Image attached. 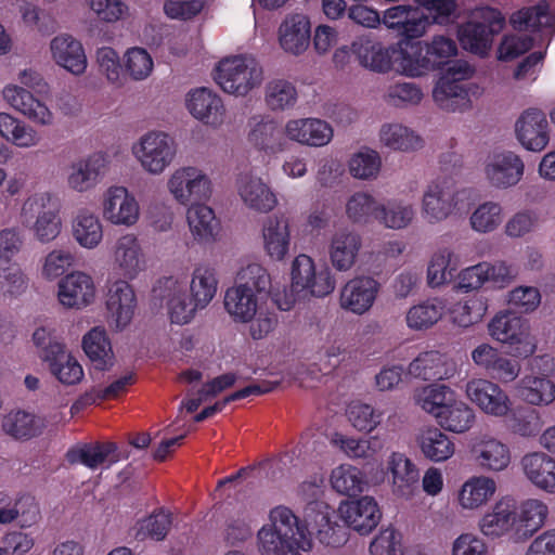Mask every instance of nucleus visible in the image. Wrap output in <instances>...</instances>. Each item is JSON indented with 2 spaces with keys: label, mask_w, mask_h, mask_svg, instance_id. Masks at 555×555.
Segmentation results:
<instances>
[{
  "label": "nucleus",
  "mask_w": 555,
  "mask_h": 555,
  "mask_svg": "<svg viewBox=\"0 0 555 555\" xmlns=\"http://www.w3.org/2000/svg\"><path fill=\"white\" fill-rule=\"evenodd\" d=\"M216 270L208 264H198L191 274L189 295L196 306L205 309L215 298L218 291Z\"/></svg>",
  "instance_id": "obj_54"
},
{
  "label": "nucleus",
  "mask_w": 555,
  "mask_h": 555,
  "mask_svg": "<svg viewBox=\"0 0 555 555\" xmlns=\"http://www.w3.org/2000/svg\"><path fill=\"white\" fill-rule=\"evenodd\" d=\"M286 457H289L288 454L241 468L236 473L219 479L217 486H227L233 482L249 486L282 482L285 475L284 466L286 465Z\"/></svg>",
  "instance_id": "obj_30"
},
{
  "label": "nucleus",
  "mask_w": 555,
  "mask_h": 555,
  "mask_svg": "<svg viewBox=\"0 0 555 555\" xmlns=\"http://www.w3.org/2000/svg\"><path fill=\"white\" fill-rule=\"evenodd\" d=\"M51 61L73 76H82L88 67V57L82 42L69 34H59L49 42Z\"/></svg>",
  "instance_id": "obj_27"
},
{
  "label": "nucleus",
  "mask_w": 555,
  "mask_h": 555,
  "mask_svg": "<svg viewBox=\"0 0 555 555\" xmlns=\"http://www.w3.org/2000/svg\"><path fill=\"white\" fill-rule=\"evenodd\" d=\"M249 142L266 153H279L284 150V143L276 122L261 118L256 121L248 134Z\"/></svg>",
  "instance_id": "obj_62"
},
{
  "label": "nucleus",
  "mask_w": 555,
  "mask_h": 555,
  "mask_svg": "<svg viewBox=\"0 0 555 555\" xmlns=\"http://www.w3.org/2000/svg\"><path fill=\"white\" fill-rule=\"evenodd\" d=\"M459 268V259L450 247L436 249L427 264L426 279L431 288L441 287L448 284Z\"/></svg>",
  "instance_id": "obj_52"
},
{
  "label": "nucleus",
  "mask_w": 555,
  "mask_h": 555,
  "mask_svg": "<svg viewBox=\"0 0 555 555\" xmlns=\"http://www.w3.org/2000/svg\"><path fill=\"white\" fill-rule=\"evenodd\" d=\"M284 134L298 144L322 147L332 141L334 130L327 121L319 118H295L286 121Z\"/></svg>",
  "instance_id": "obj_32"
},
{
  "label": "nucleus",
  "mask_w": 555,
  "mask_h": 555,
  "mask_svg": "<svg viewBox=\"0 0 555 555\" xmlns=\"http://www.w3.org/2000/svg\"><path fill=\"white\" fill-rule=\"evenodd\" d=\"M339 492L348 495L339 503L338 513L349 529L360 535L371 533L382 519V512L376 500L370 495L357 498L348 492Z\"/></svg>",
  "instance_id": "obj_25"
},
{
  "label": "nucleus",
  "mask_w": 555,
  "mask_h": 555,
  "mask_svg": "<svg viewBox=\"0 0 555 555\" xmlns=\"http://www.w3.org/2000/svg\"><path fill=\"white\" fill-rule=\"evenodd\" d=\"M487 330L493 340L509 347L517 357H531L538 349L529 322L511 309L498 311Z\"/></svg>",
  "instance_id": "obj_8"
},
{
  "label": "nucleus",
  "mask_w": 555,
  "mask_h": 555,
  "mask_svg": "<svg viewBox=\"0 0 555 555\" xmlns=\"http://www.w3.org/2000/svg\"><path fill=\"white\" fill-rule=\"evenodd\" d=\"M185 219L191 236L196 243L208 244L216 241L220 223L207 202L188 206Z\"/></svg>",
  "instance_id": "obj_39"
},
{
  "label": "nucleus",
  "mask_w": 555,
  "mask_h": 555,
  "mask_svg": "<svg viewBox=\"0 0 555 555\" xmlns=\"http://www.w3.org/2000/svg\"><path fill=\"white\" fill-rule=\"evenodd\" d=\"M416 440L423 455L434 462L447 461L454 454V443L437 427L421 429Z\"/></svg>",
  "instance_id": "obj_55"
},
{
  "label": "nucleus",
  "mask_w": 555,
  "mask_h": 555,
  "mask_svg": "<svg viewBox=\"0 0 555 555\" xmlns=\"http://www.w3.org/2000/svg\"><path fill=\"white\" fill-rule=\"evenodd\" d=\"M472 195L473 191L468 188L454 186L447 179H434L423 189L421 217L427 224H440L465 209L472 202Z\"/></svg>",
  "instance_id": "obj_4"
},
{
  "label": "nucleus",
  "mask_w": 555,
  "mask_h": 555,
  "mask_svg": "<svg viewBox=\"0 0 555 555\" xmlns=\"http://www.w3.org/2000/svg\"><path fill=\"white\" fill-rule=\"evenodd\" d=\"M454 395L449 386L435 383L415 388L412 399L417 408L437 420Z\"/></svg>",
  "instance_id": "obj_51"
},
{
  "label": "nucleus",
  "mask_w": 555,
  "mask_h": 555,
  "mask_svg": "<svg viewBox=\"0 0 555 555\" xmlns=\"http://www.w3.org/2000/svg\"><path fill=\"white\" fill-rule=\"evenodd\" d=\"M350 50L363 68L376 74L392 72L393 43L386 46L378 40L363 36L352 41Z\"/></svg>",
  "instance_id": "obj_31"
},
{
  "label": "nucleus",
  "mask_w": 555,
  "mask_h": 555,
  "mask_svg": "<svg viewBox=\"0 0 555 555\" xmlns=\"http://www.w3.org/2000/svg\"><path fill=\"white\" fill-rule=\"evenodd\" d=\"M5 104L39 127H53L56 122V114L52 106L42 96L21 86L5 85L1 90Z\"/></svg>",
  "instance_id": "obj_15"
},
{
  "label": "nucleus",
  "mask_w": 555,
  "mask_h": 555,
  "mask_svg": "<svg viewBox=\"0 0 555 555\" xmlns=\"http://www.w3.org/2000/svg\"><path fill=\"white\" fill-rule=\"evenodd\" d=\"M382 156L371 147L362 146L352 153L347 162L349 175L357 180L372 181L377 179L382 170Z\"/></svg>",
  "instance_id": "obj_57"
},
{
  "label": "nucleus",
  "mask_w": 555,
  "mask_h": 555,
  "mask_svg": "<svg viewBox=\"0 0 555 555\" xmlns=\"http://www.w3.org/2000/svg\"><path fill=\"white\" fill-rule=\"evenodd\" d=\"M383 25L402 36L404 40L423 37L435 23L423 9L410 4H398L386 9L382 15Z\"/></svg>",
  "instance_id": "obj_24"
},
{
  "label": "nucleus",
  "mask_w": 555,
  "mask_h": 555,
  "mask_svg": "<svg viewBox=\"0 0 555 555\" xmlns=\"http://www.w3.org/2000/svg\"><path fill=\"white\" fill-rule=\"evenodd\" d=\"M281 50L292 56H300L311 43V21L304 13L287 14L278 28Z\"/></svg>",
  "instance_id": "obj_28"
},
{
  "label": "nucleus",
  "mask_w": 555,
  "mask_h": 555,
  "mask_svg": "<svg viewBox=\"0 0 555 555\" xmlns=\"http://www.w3.org/2000/svg\"><path fill=\"white\" fill-rule=\"evenodd\" d=\"M298 100L295 85L283 78H274L264 87V103L272 112H284L293 108Z\"/></svg>",
  "instance_id": "obj_61"
},
{
  "label": "nucleus",
  "mask_w": 555,
  "mask_h": 555,
  "mask_svg": "<svg viewBox=\"0 0 555 555\" xmlns=\"http://www.w3.org/2000/svg\"><path fill=\"white\" fill-rule=\"evenodd\" d=\"M302 517L304 524L300 527L307 538L315 539L322 546L339 548L349 541L350 529L340 517L338 508L334 509L324 501H309Z\"/></svg>",
  "instance_id": "obj_5"
},
{
  "label": "nucleus",
  "mask_w": 555,
  "mask_h": 555,
  "mask_svg": "<svg viewBox=\"0 0 555 555\" xmlns=\"http://www.w3.org/2000/svg\"><path fill=\"white\" fill-rule=\"evenodd\" d=\"M448 310L444 298L433 297L412 305L405 312L404 321L413 332H426L438 324Z\"/></svg>",
  "instance_id": "obj_41"
},
{
  "label": "nucleus",
  "mask_w": 555,
  "mask_h": 555,
  "mask_svg": "<svg viewBox=\"0 0 555 555\" xmlns=\"http://www.w3.org/2000/svg\"><path fill=\"white\" fill-rule=\"evenodd\" d=\"M416 218L414 205L402 198L379 203L377 222L386 230L402 231L410 228Z\"/></svg>",
  "instance_id": "obj_49"
},
{
  "label": "nucleus",
  "mask_w": 555,
  "mask_h": 555,
  "mask_svg": "<svg viewBox=\"0 0 555 555\" xmlns=\"http://www.w3.org/2000/svg\"><path fill=\"white\" fill-rule=\"evenodd\" d=\"M52 196L47 192L29 195L22 204L20 218L23 224L31 225L34 237L41 244L55 241L63 229V222L56 208H52Z\"/></svg>",
  "instance_id": "obj_12"
},
{
  "label": "nucleus",
  "mask_w": 555,
  "mask_h": 555,
  "mask_svg": "<svg viewBox=\"0 0 555 555\" xmlns=\"http://www.w3.org/2000/svg\"><path fill=\"white\" fill-rule=\"evenodd\" d=\"M466 398L485 414L504 417L512 411V401L506 391L487 378H472L465 385Z\"/></svg>",
  "instance_id": "obj_21"
},
{
  "label": "nucleus",
  "mask_w": 555,
  "mask_h": 555,
  "mask_svg": "<svg viewBox=\"0 0 555 555\" xmlns=\"http://www.w3.org/2000/svg\"><path fill=\"white\" fill-rule=\"evenodd\" d=\"M46 427L44 416L25 410H12L3 416L1 422V429L5 435L22 441L40 436Z\"/></svg>",
  "instance_id": "obj_42"
},
{
  "label": "nucleus",
  "mask_w": 555,
  "mask_h": 555,
  "mask_svg": "<svg viewBox=\"0 0 555 555\" xmlns=\"http://www.w3.org/2000/svg\"><path fill=\"white\" fill-rule=\"evenodd\" d=\"M0 138L21 150L36 149L43 141L37 128L9 112H0Z\"/></svg>",
  "instance_id": "obj_37"
},
{
  "label": "nucleus",
  "mask_w": 555,
  "mask_h": 555,
  "mask_svg": "<svg viewBox=\"0 0 555 555\" xmlns=\"http://www.w3.org/2000/svg\"><path fill=\"white\" fill-rule=\"evenodd\" d=\"M109 168V157L103 152L92 153L68 166L66 175L67 188L79 194L94 190L105 177Z\"/></svg>",
  "instance_id": "obj_20"
},
{
  "label": "nucleus",
  "mask_w": 555,
  "mask_h": 555,
  "mask_svg": "<svg viewBox=\"0 0 555 555\" xmlns=\"http://www.w3.org/2000/svg\"><path fill=\"white\" fill-rule=\"evenodd\" d=\"M104 220L114 227L133 228L141 218L135 195L124 185H111L101 199Z\"/></svg>",
  "instance_id": "obj_16"
},
{
  "label": "nucleus",
  "mask_w": 555,
  "mask_h": 555,
  "mask_svg": "<svg viewBox=\"0 0 555 555\" xmlns=\"http://www.w3.org/2000/svg\"><path fill=\"white\" fill-rule=\"evenodd\" d=\"M70 234L80 248L94 250L103 244L105 227L95 210L81 207L70 220Z\"/></svg>",
  "instance_id": "obj_33"
},
{
  "label": "nucleus",
  "mask_w": 555,
  "mask_h": 555,
  "mask_svg": "<svg viewBox=\"0 0 555 555\" xmlns=\"http://www.w3.org/2000/svg\"><path fill=\"white\" fill-rule=\"evenodd\" d=\"M505 24L502 13L493 8L476 9L468 22L461 25L457 37L463 49L487 56L491 50L493 37L499 34Z\"/></svg>",
  "instance_id": "obj_9"
},
{
  "label": "nucleus",
  "mask_w": 555,
  "mask_h": 555,
  "mask_svg": "<svg viewBox=\"0 0 555 555\" xmlns=\"http://www.w3.org/2000/svg\"><path fill=\"white\" fill-rule=\"evenodd\" d=\"M105 307L107 324L111 330L121 332L132 322L138 301L133 286L126 280L107 283Z\"/></svg>",
  "instance_id": "obj_18"
},
{
  "label": "nucleus",
  "mask_w": 555,
  "mask_h": 555,
  "mask_svg": "<svg viewBox=\"0 0 555 555\" xmlns=\"http://www.w3.org/2000/svg\"><path fill=\"white\" fill-rule=\"evenodd\" d=\"M516 519V501L505 496L494 505L492 513L481 518L479 527L483 534L499 537L511 529L515 532Z\"/></svg>",
  "instance_id": "obj_50"
},
{
  "label": "nucleus",
  "mask_w": 555,
  "mask_h": 555,
  "mask_svg": "<svg viewBox=\"0 0 555 555\" xmlns=\"http://www.w3.org/2000/svg\"><path fill=\"white\" fill-rule=\"evenodd\" d=\"M166 189L176 203L186 207L209 202L215 193L211 176L194 165L176 168L167 178Z\"/></svg>",
  "instance_id": "obj_10"
},
{
  "label": "nucleus",
  "mask_w": 555,
  "mask_h": 555,
  "mask_svg": "<svg viewBox=\"0 0 555 555\" xmlns=\"http://www.w3.org/2000/svg\"><path fill=\"white\" fill-rule=\"evenodd\" d=\"M515 135L527 151L541 152L548 142V122L545 114L537 108L525 111L515 122Z\"/></svg>",
  "instance_id": "obj_29"
},
{
  "label": "nucleus",
  "mask_w": 555,
  "mask_h": 555,
  "mask_svg": "<svg viewBox=\"0 0 555 555\" xmlns=\"http://www.w3.org/2000/svg\"><path fill=\"white\" fill-rule=\"evenodd\" d=\"M257 539L261 555H301L299 550L309 552L313 546L298 518L284 506L271 511L270 524L258 531Z\"/></svg>",
  "instance_id": "obj_2"
},
{
  "label": "nucleus",
  "mask_w": 555,
  "mask_h": 555,
  "mask_svg": "<svg viewBox=\"0 0 555 555\" xmlns=\"http://www.w3.org/2000/svg\"><path fill=\"white\" fill-rule=\"evenodd\" d=\"M272 281L260 263L243 266L233 285L223 296V308L230 320L245 327L253 340L267 338L278 325V315L270 305Z\"/></svg>",
  "instance_id": "obj_1"
},
{
  "label": "nucleus",
  "mask_w": 555,
  "mask_h": 555,
  "mask_svg": "<svg viewBox=\"0 0 555 555\" xmlns=\"http://www.w3.org/2000/svg\"><path fill=\"white\" fill-rule=\"evenodd\" d=\"M517 274L515 266L506 260L481 261L460 272L459 287L466 292L478 291L483 286L501 291L511 285Z\"/></svg>",
  "instance_id": "obj_13"
},
{
  "label": "nucleus",
  "mask_w": 555,
  "mask_h": 555,
  "mask_svg": "<svg viewBox=\"0 0 555 555\" xmlns=\"http://www.w3.org/2000/svg\"><path fill=\"white\" fill-rule=\"evenodd\" d=\"M475 68L466 61H455L444 69L433 90L436 105L449 113H465L473 108L474 101L485 92L480 83L467 81Z\"/></svg>",
  "instance_id": "obj_3"
},
{
  "label": "nucleus",
  "mask_w": 555,
  "mask_h": 555,
  "mask_svg": "<svg viewBox=\"0 0 555 555\" xmlns=\"http://www.w3.org/2000/svg\"><path fill=\"white\" fill-rule=\"evenodd\" d=\"M421 472L412 459L402 452H391L385 463L384 482L392 486H414Z\"/></svg>",
  "instance_id": "obj_53"
},
{
  "label": "nucleus",
  "mask_w": 555,
  "mask_h": 555,
  "mask_svg": "<svg viewBox=\"0 0 555 555\" xmlns=\"http://www.w3.org/2000/svg\"><path fill=\"white\" fill-rule=\"evenodd\" d=\"M122 67L131 80L143 81L153 74L154 60L145 48L131 47L124 52Z\"/></svg>",
  "instance_id": "obj_63"
},
{
  "label": "nucleus",
  "mask_w": 555,
  "mask_h": 555,
  "mask_svg": "<svg viewBox=\"0 0 555 555\" xmlns=\"http://www.w3.org/2000/svg\"><path fill=\"white\" fill-rule=\"evenodd\" d=\"M380 201L370 191L359 190L347 196L344 204L346 219L357 225L377 220Z\"/></svg>",
  "instance_id": "obj_47"
},
{
  "label": "nucleus",
  "mask_w": 555,
  "mask_h": 555,
  "mask_svg": "<svg viewBox=\"0 0 555 555\" xmlns=\"http://www.w3.org/2000/svg\"><path fill=\"white\" fill-rule=\"evenodd\" d=\"M117 446L114 442H91L76 446L66 453L70 464H81L90 469L118 461Z\"/></svg>",
  "instance_id": "obj_44"
},
{
  "label": "nucleus",
  "mask_w": 555,
  "mask_h": 555,
  "mask_svg": "<svg viewBox=\"0 0 555 555\" xmlns=\"http://www.w3.org/2000/svg\"><path fill=\"white\" fill-rule=\"evenodd\" d=\"M379 291L380 284L373 276H353L339 291V307L354 315L366 314L374 307Z\"/></svg>",
  "instance_id": "obj_26"
},
{
  "label": "nucleus",
  "mask_w": 555,
  "mask_h": 555,
  "mask_svg": "<svg viewBox=\"0 0 555 555\" xmlns=\"http://www.w3.org/2000/svg\"><path fill=\"white\" fill-rule=\"evenodd\" d=\"M260 241L264 255L272 261H284L293 245V224L285 214L267 217L260 228Z\"/></svg>",
  "instance_id": "obj_23"
},
{
  "label": "nucleus",
  "mask_w": 555,
  "mask_h": 555,
  "mask_svg": "<svg viewBox=\"0 0 555 555\" xmlns=\"http://www.w3.org/2000/svg\"><path fill=\"white\" fill-rule=\"evenodd\" d=\"M235 380L236 376L232 373L215 377L204 384L196 392L190 391L188 393L189 398L182 401L181 409L184 408L189 413L196 411L203 402L232 387Z\"/></svg>",
  "instance_id": "obj_64"
},
{
  "label": "nucleus",
  "mask_w": 555,
  "mask_h": 555,
  "mask_svg": "<svg viewBox=\"0 0 555 555\" xmlns=\"http://www.w3.org/2000/svg\"><path fill=\"white\" fill-rule=\"evenodd\" d=\"M98 287L91 274L74 270L62 276L56 285V300L66 310L80 311L93 305Z\"/></svg>",
  "instance_id": "obj_17"
},
{
  "label": "nucleus",
  "mask_w": 555,
  "mask_h": 555,
  "mask_svg": "<svg viewBox=\"0 0 555 555\" xmlns=\"http://www.w3.org/2000/svg\"><path fill=\"white\" fill-rule=\"evenodd\" d=\"M362 245V236L354 230L345 228L334 232L328 245L333 268L339 272L351 270L358 261Z\"/></svg>",
  "instance_id": "obj_36"
},
{
  "label": "nucleus",
  "mask_w": 555,
  "mask_h": 555,
  "mask_svg": "<svg viewBox=\"0 0 555 555\" xmlns=\"http://www.w3.org/2000/svg\"><path fill=\"white\" fill-rule=\"evenodd\" d=\"M235 189L243 206L253 212L267 215L280 205L279 195L271 183L251 171L237 177Z\"/></svg>",
  "instance_id": "obj_19"
},
{
  "label": "nucleus",
  "mask_w": 555,
  "mask_h": 555,
  "mask_svg": "<svg viewBox=\"0 0 555 555\" xmlns=\"http://www.w3.org/2000/svg\"><path fill=\"white\" fill-rule=\"evenodd\" d=\"M50 374L63 386H76L85 378L78 358L65 346L54 348L46 361Z\"/></svg>",
  "instance_id": "obj_40"
},
{
  "label": "nucleus",
  "mask_w": 555,
  "mask_h": 555,
  "mask_svg": "<svg viewBox=\"0 0 555 555\" xmlns=\"http://www.w3.org/2000/svg\"><path fill=\"white\" fill-rule=\"evenodd\" d=\"M525 162L513 151H494L487 155L482 175L488 186L495 191L515 188L525 175Z\"/></svg>",
  "instance_id": "obj_14"
},
{
  "label": "nucleus",
  "mask_w": 555,
  "mask_h": 555,
  "mask_svg": "<svg viewBox=\"0 0 555 555\" xmlns=\"http://www.w3.org/2000/svg\"><path fill=\"white\" fill-rule=\"evenodd\" d=\"M314 268L315 262L310 256L300 254L295 257L291 266V297L284 302H278L281 310H289L302 297L304 287L312 276Z\"/></svg>",
  "instance_id": "obj_60"
},
{
  "label": "nucleus",
  "mask_w": 555,
  "mask_h": 555,
  "mask_svg": "<svg viewBox=\"0 0 555 555\" xmlns=\"http://www.w3.org/2000/svg\"><path fill=\"white\" fill-rule=\"evenodd\" d=\"M475 420L474 410L454 396L436 421L443 429L462 434L473 427Z\"/></svg>",
  "instance_id": "obj_59"
},
{
  "label": "nucleus",
  "mask_w": 555,
  "mask_h": 555,
  "mask_svg": "<svg viewBox=\"0 0 555 555\" xmlns=\"http://www.w3.org/2000/svg\"><path fill=\"white\" fill-rule=\"evenodd\" d=\"M130 153L144 173L158 177L176 160L178 144L168 132L150 130L131 144Z\"/></svg>",
  "instance_id": "obj_7"
},
{
  "label": "nucleus",
  "mask_w": 555,
  "mask_h": 555,
  "mask_svg": "<svg viewBox=\"0 0 555 555\" xmlns=\"http://www.w3.org/2000/svg\"><path fill=\"white\" fill-rule=\"evenodd\" d=\"M408 373L423 380H446L456 374V363L446 353L427 350L410 362Z\"/></svg>",
  "instance_id": "obj_34"
},
{
  "label": "nucleus",
  "mask_w": 555,
  "mask_h": 555,
  "mask_svg": "<svg viewBox=\"0 0 555 555\" xmlns=\"http://www.w3.org/2000/svg\"><path fill=\"white\" fill-rule=\"evenodd\" d=\"M165 285L168 291L166 306L171 322L181 325L190 323L196 312L203 309L195 305L194 299L186 294L183 284L177 279L166 280Z\"/></svg>",
  "instance_id": "obj_46"
},
{
  "label": "nucleus",
  "mask_w": 555,
  "mask_h": 555,
  "mask_svg": "<svg viewBox=\"0 0 555 555\" xmlns=\"http://www.w3.org/2000/svg\"><path fill=\"white\" fill-rule=\"evenodd\" d=\"M264 79L260 62L248 54L222 59L216 67L215 80L223 92L244 98L259 88Z\"/></svg>",
  "instance_id": "obj_6"
},
{
  "label": "nucleus",
  "mask_w": 555,
  "mask_h": 555,
  "mask_svg": "<svg viewBox=\"0 0 555 555\" xmlns=\"http://www.w3.org/2000/svg\"><path fill=\"white\" fill-rule=\"evenodd\" d=\"M392 72L416 78L433 69V63L423 54L422 42L401 39L393 42Z\"/></svg>",
  "instance_id": "obj_35"
},
{
  "label": "nucleus",
  "mask_w": 555,
  "mask_h": 555,
  "mask_svg": "<svg viewBox=\"0 0 555 555\" xmlns=\"http://www.w3.org/2000/svg\"><path fill=\"white\" fill-rule=\"evenodd\" d=\"M515 395L533 406H548L555 402V382L543 374H528L515 385Z\"/></svg>",
  "instance_id": "obj_38"
},
{
  "label": "nucleus",
  "mask_w": 555,
  "mask_h": 555,
  "mask_svg": "<svg viewBox=\"0 0 555 555\" xmlns=\"http://www.w3.org/2000/svg\"><path fill=\"white\" fill-rule=\"evenodd\" d=\"M184 106L194 119L211 129H219L227 121L223 100L209 88L197 87L188 91Z\"/></svg>",
  "instance_id": "obj_22"
},
{
  "label": "nucleus",
  "mask_w": 555,
  "mask_h": 555,
  "mask_svg": "<svg viewBox=\"0 0 555 555\" xmlns=\"http://www.w3.org/2000/svg\"><path fill=\"white\" fill-rule=\"evenodd\" d=\"M521 468L534 486H555V459L544 452H531L521 459Z\"/></svg>",
  "instance_id": "obj_56"
},
{
  "label": "nucleus",
  "mask_w": 555,
  "mask_h": 555,
  "mask_svg": "<svg viewBox=\"0 0 555 555\" xmlns=\"http://www.w3.org/2000/svg\"><path fill=\"white\" fill-rule=\"evenodd\" d=\"M504 208L495 201L478 204L468 217L469 228L478 234L495 232L503 223Z\"/></svg>",
  "instance_id": "obj_58"
},
{
  "label": "nucleus",
  "mask_w": 555,
  "mask_h": 555,
  "mask_svg": "<svg viewBox=\"0 0 555 555\" xmlns=\"http://www.w3.org/2000/svg\"><path fill=\"white\" fill-rule=\"evenodd\" d=\"M108 260L117 280L133 281L143 275L150 266V259L142 240L127 232L117 236L108 250Z\"/></svg>",
  "instance_id": "obj_11"
},
{
  "label": "nucleus",
  "mask_w": 555,
  "mask_h": 555,
  "mask_svg": "<svg viewBox=\"0 0 555 555\" xmlns=\"http://www.w3.org/2000/svg\"><path fill=\"white\" fill-rule=\"evenodd\" d=\"M515 542H524L531 538L543 525L547 516V506L539 500H527L516 508Z\"/></svg>",
  "instance_id": "obj_48"
},
{
  "label": "nucleus",
  "mask_w": 555,
  "mask_h": 555,
  "mask_svg": "<svg viewBox=\"0 0 555 555\" xmlns=\"http://www.w3.org/2000/svg\"><path fill=\"white\" fill-rule=\"evenodd\" d=\"M81 347L95 370L108 371L115 364V354L104 327L95 326L88 331L81 340Z\"/></svg>",
  "instance_id": "obj_43"
},
{
  "label": "nucleus",
  "mask_w": 555,
  "mask_h": 555,
  "mask_svg": "<svg viewBox=\"0 0 555 555\" xmlns=\"http://www.w3.org/2000/svg\"><path fill=\"white\" fill-rule=\"evenodd\" d=\"M378 142L382 147L392 152L410 153L423 147L422 137L400 122H385L378 130Z\"/></svg>",
  "instance_id": "obj_45"
}]
</instances>
